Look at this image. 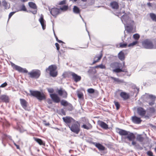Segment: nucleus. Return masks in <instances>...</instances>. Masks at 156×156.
Here are the masks:
<instances>
[{"label":"nucleus","instance_id":"50","mask_svg":"<svg viewBox=\"0 0 156 156\" xmlns=\"http://www.w3.org/2000/svg\"><path fill=\"white\" fill-rule=\"evenodd\" d=\"M43 124L46 126H48L50 125V123L49 122H47L45 120H43Z\"/></svg>","mask_w":156,"mask_h":156},{"label":"nucleus","instance_id":"7","mask_svg":"<svg viewBox=\"0 0 156 156\" xmlns=\"http://www.w3.org/2000/svg\"><path fill=\"white\" fill-rule=\"evenodd\" d=\"M29 77L37 79L38 78L41 74V72L40 70L36 69L33 70L31 72L28 73Z\"/></svg>","mask_w":156,"mask_h":156},{"label":"nucleus","instance_id":"48","mask_svg":"<svg viewBox=\"0 0 156 156\" xmlns=\"http://www.w3.org/2000/svg\"><path fill=\"white\" fill-rule=\"evenodd\" d=\"M68 9V6L67 5H64L60 9L62 10H66Z\"/></svg>","mask_w":156,"mask_h":156},{"label":"nucleus","instance_id":"3","mask_svg":"<svg viewBox=\"0 0 156 156\" xmlns=\"http://www.w3.org/2000/svg\"><path fill=\"white\" fill-rule=\"evenodd\" d=\"M121 63L115 62L112 63L110 65L111 68L115 69H113L112 72L115 73H119L125 71L122 69V67H121Z\"/></svg>","mask_w":156,"mask_h":156},{"label":"nucleus","instance_id":"14","mask_svg":"<svg viewBox=\"0 0 156 156\" xmlns=\"http://www.w3.org/2000/svg\"><path fill=\"white\" fill-rule=\"evenodd\" d=\"M110 6L113 9L117 10L119 8V3L118 2L112 1L110 4Z\"/></svg>","mask_w":156,"mask_h":156},{"label":"nucleus","instance_id":"8","mask_svg":"<svg viewBox=\"0 0 156 156\" xmlns=\"http://www.w3.org/2000/svg\"><path fill=\"white\" fill-rule=\"evenodd\" d=\"M11 65L13 69L17 71L20 73H28V71L25 68H23L19 66L16 65L13 63H12Z\"/></svg>","mask_w":156,"mask_h":156},{"label":"nucleus","instance_id":"18","mask_svg":"<svg viewBox=\"0 0 156 156\" xmlns=\"http://www.w3.org/2000/svg\"><path fill=\"white\" fill-rule=\"evenodd\" d=\"M120 95L124 100L128 99L130 97L129 94L125 92H121L120 94Z\"/></svg>","mask_w":156,"mask_h":156},{"label":"nucleus","instance_id":"44","mask_svg":"<svg viewBox=\"0 0 156 156\" xmlns=\"http://www.w3.org/2000/svg\"><path fill=\"white\" fill-rule=\"evenodd\" d=\"M148 98L151 100H155V97L152 95H149L148 97Z\"/></svg>","mask_w":156,"mask_h":156},{"label":"nucleus","instance_id":"12","mask_svg":"<svg viewBox=\"0 0 156 156\" xmlns=\"http://www.w3.org/2000/svg\"><path fill=\"white\" fill-rule=\"evenodd\" d=\"M137 114L141 117H143L145 116L146 112V110L143 108L141 107H139L137 109Z\"/></svg>","mask_w":156,"mask_h":156},{"label":"nucleus","instance_id":"40","mask_svg":"<svg viewBox=\"0 0 156 156\" xmlns=\"http://www.w3.org/2000/svg\"><path fill=\"white\" fill-rule=\"evenodd\" d=\"M114 103L115 104V105L116 107V109L118 110L119 109L120 107V105L118 101H114Z\"/></svg>","mask_w":156,"mask_h":156},{"label":"nucleus","instance_id":"29","mask_svg":"<svg viewBox=\"0 0 156 156\" xmlns=\"http://www.w3.org/2000/svg\"><path fill=\"white\" fill-rule=\"evenodd\" d=\"M73 11L74 13L77 14L80 13V10L79 8L76 6H74L73 9Z\"/></svg>","mask_w":156,"mask_h":156},{"label":"nucleus","instance_id":"30","mask_svg":"<svg viewBox=\"0 0 156 156\" xmlns=\"http://www.w3.org/2000/svg\"><path fill=\"white\" fill-rule=\"evenodd\" d=\"M109 78L114 80L115 82H116L118 83H122L123 82V80H120L118 78H115L112 76H110Z\"/></svg>","mask_w":156,"mask_h":156},{"label":"nucleus","instance_id":"54","mask_svg":"<svg viewBox=\"0 0 156 156\" xmlns=\"http://www.w3.org/2000/svg\"><path fill=\"white\" fill-rule=\"evenodd\" d=\"M55 44L57 50L58 51H59V49H60L59 44L57 43H55Z\"/></svg>","mask_w":156,"mask_h":156},{"label":"nucleus","instance_id":"56","mask_svg":"<svg viewBox=\"0 0 156 156\" xmlns=\"http://www.w3.org/2000/svg\"><path fill=\"white\" fill-rule=\"evenodd\" d=\"M47 102L49 104H51L52 103V102L51 100L50 99H48L47 100Z\"/></svg>","mask_w":156,"mask_h":156},{"label":"nucleus","instance_id":"57","mask_svg":"<svg viewBox=\"0 0 156 156\" xmlns=\"http://www.w3.org/2000/svg\"><path fill=\"white\" fill-rule=\"evenodd\" d=\"M14 13H15V12H12L9 13V19L11 17V16L14 14Z\"/></svg>","mask_w":156,"mask_h":156},{"label":"nucleus","instance_id":"63","mask_svg":"<svg viewBox=\"0 0 156 156\" xmlns=\"http://www.w3.org/2000/svg\"><path fill=\"white\" fill-rule=\"evenodd\" d=\"M20 1L22 2H27L28 0H20Z\"/></svg>","mask_w":156,"mask_h":156},{"label":"nucleus","instance_id":"37","mask_svg":"<svg viewBox=\"0 0 156 156\" xmlns=\"http://www.w3.org/2000/svg\"><path fill=\"white\" fill-rule=\"evenodd\" d=\"M94 68H99L101 69H105L106 67L105 65H103L102 64H101L100 65L96 66H95Z\"/></svg>","mask_w":156,"mask_h":156},{"label":"nucleus","instance_id":"2","mask_svg":"<svg viewBox=\"0 0 156 156\" xmlns=\"http://www.w3.org/2000/svg\"><path fill=\"white\" fill-rule=\"evenodd\" d=\"M119 134L121 136H127L125 137L124 139H127L129 141H132V144L134 146L136 147L139 146V144H136V142L134 141L136 137L134 133H130L129 131H128L126 130L122 129H119V131L118 132Z\"/></svg>","mask_w":156,"mask_h":156},{"label":"nucleus","instance_id":"25","mask_svg":"<svg viewBox=\"0 0 156 156\" xmlns=\"http://www.w3.org/2000/svg\"><path fill=\"white\" fill-rule=\"evenodd\" d=\"M50 13L52 16H55L59 13V11L57 9L54 8L51 9Z\"/></svg>","mask_w":156,"mask_h":156},{"label":"nucleus","instance_id":"49","mask_svg":"<svg viewBox=\"0 0 156 156\" xmlns=\"http://www.w3.org/2000/svg\"><path fill=\"white\" fill-rule=\"evenodd\" d=\"M147 154L148 156H153V153L150 151H149L147 152Z\"/></svg>","mask_w":156,"mask_h":156},{"label":"nucleus","instance_id":"34","mask_svg":"<svg viewBox=\"0 0 156 156\" xmlns=\"http://www.w3.org/2000/svg\"><path fill=\"white\" fill-rule=\"evenodd\" d=\"M10 137H11L10 136H8L6 134H3L2 136V143H3V142L4 140H6L7 138H10Z\"/></svg>","mask_w":156,"mask_h":156},{"label":"nucleus","instance_id":"31","mask_svg":"<svg viewBox=\"0 0 156 156\" xmlns=\"http://www.w3.org/2000/svg\"><path fill=\"white\" fill-rule=\"evenodd\" d=\"M29 5L31 8L34 9H37V6L34 3L30 2H29Z\"/></svg>","mask_w":156,"mask_h":156},{"label":"nucleus","instance_id":"61","mask_svg":"<svg viewBox=\"0 0 156 156\" xmlns=\"http://www.w3.org/2000/svg\"><path fill=\"white\" fill-rule=\"evenodd\" d=\"M147 5L149 7H151V4L150 2L148 3H147Z\"/></svg>","mask_w":156,"mask_h":156},{"label":"nucleus","instance_id":"6","mask_svg":"<svg viewBox=\"0 0 156 156\" xmlns=\"http://www.w3.org/2000/svg\"><path fill=\"white\" fill-rule=\"evenodd\" d=\"M142 44L143 47L146 49H153V42L151 40L147 39L144 40L142 42Z\"/></svg>","mask_w":156,"mask_h":156},{"label":"nucleus","instance_id":"51","mask_svg":"<svg viewBox=\"0 0 156 156\" xmlns=\"http://www.w3.org/2000/svg\"><path fill=\"white\" fill-rule=\"evenodd\" d=\"M66 3V0H64L62 1H61L59 3V5H63L64 4H65Z\"/></svg>","mask_w":156,"mask_h":156},{"label":"nucleus","instance_id":"13","mask_svg":"<svg viewBox=\"0 0 156 156\" xmlns=\"http://www.w3.org/2000/svg\"><path fill=\"white\" fill-rule=\"evenodd\" d=\"M50 97L53 101L56 103H58L60 101V98L58 95L56 94H50Z\"/></svg>","mask_w":156,"mask_h":156},{"label":"nucleus","instance_id":"24","mask_svg":"<svg viewBox=\"0 0 156 156\" xmlns=\"http://www.w3.org/2000/svg\"><path fill=\"white\" fill-rule=\"evenodd\" d=\"M145 138L142 134H137L136 137V140L137 141L142 143L144 140Z\"/></svg>","mask_w":156,"mask_h":156},{"label":"nucleus","instance_id":"38","mask_svg":"<svg viewBox=\"0 0 156 156\" xmlns=\"http://www.w3.org/2000/svg\"><path fill=\"white\" fill-rule=\"evenodd\" d=\"M138 43L137 41H135L128 45V47H133Z\"/></svg>","mask_w":156,"mask_h":156},{"label":"nucleus","instance_id":"62","mask_svg":"<svg viewBox=\"0 0 156 156\" xmlns=\"http://www.w3.org/2000/svg\"><path fill=\"white\" fill-rule=\"evenodd\" d=\"M57 41L59 43H64L63 41L59 40H58Z\"/></svg>","mask_w":156,"mask_h":156},{"label":"nucleus","instance_id":"20","mask_svg":"<svg viewBox=\"0 0 156 156\" xmlns=\"http://www.w3.org/2000/svg\"><path fill=\"white\" fill-rule=\"evenodd\" d=\"M43 30H44L46 28L45 21L44 19L43 16H41L39 20Z\"/></svg>","mask_w":156,"mask_h":156},{"label":"nucleus","instance_id":"23","mask_svg":"<svg viewBox=\"0 0 156 156\" xmlns=\"http://www.w3.org/2000/svg\"><path fill=\"white\" fill-rule=\"evenodd\" d=\"M87 125L83 124L82 126V127L87 130L91 129L92 128V126L88 121L86 122Z\"/></svg>","mask_w":156,"mask_h":156},{"label":"nucleus","instance_id":"27","mask_svg":"<svg viewBox=\"0 0 156 156\" xmlns=\"http://www.w3.org/2000/svg\"><path fill=\"white\" fill-rule=\"evenodd\" d=\"M129 16L126 13H125L121 18L122 20V21H124L126 23L127 22V21L129 20Z\"/></svg>","mask_w":156,"mask_h":156},{"label":"nucleus","instance_id":"36","mask_svg":"<svg viewBox=\"0 0 156 156\" xmlns=\"http://www.w3.org/2000/svg\"><path fill=\"white\" fill-rule=\"evenodd\" d=\"M67 109L68 111H72L73 109V107L72 105L70 104V103H69L68 105H67Z\"/></svg>","mask_w":156,"mask_h":156},{"label":"nucleus","instance_id":"28","mask_svg":"<svg viewBox=\"0 0 156 156\" xmlns=\"http://www.w3.org/2000/svg\"><path fill=\"white\" fill-rule=\"evenodd\" d=\"M118 57L119 59L121 61L124 60L125 58L124 53L121 51L118 54Z\"/></svg>","mask_w":156,"mask_h":156},{"label":"nucleus","instance_id":"41","mask_svg":"<svg viewBox=\"0 0 156 156\" xmlns=\"http://www.w3.org/2000/svg\"><path fill=\"white\" fill-rule=\"evenodd\" d=\"M77 96L79 99H83V95L82 93L78 92L77 94Z\"/></svg>","mask_w":156,"mask_h":156},{"label":"nucleus","instance_id":"11","mask_svg":"<svg viewBox=\"0 0 156 156\" xmlns=\"http://www.w3.org/2000/svg\"><path fill=\"white\" fill-rule=\"evenodd\" d=\"M103 56L102 52L101 51L98 55H97L94 58L93 62L92 65H94L96 63L100 61Z\"/></svg>","mask_w":156,"mask_h":156},{"label":"nucleus","instance_id":"16","mask_svg":"<svg viewBox=\"0 0 156 156\" xmlns=\"http://www.w3.org/2000/svg\"><path fill=\"white\" fill-rule=\"evenodd\" d=\"M71 75L72 76L75 82H77L81 80V77L80 76L78 75L75 73L71 72Z\"/></svg>","mask_w":156,"mask_h":156},{"label":"nucleus","instance_id":"52","mask_svg":"<svg viewBox=\"0 0 156 156\" xmlns=\"http://www.w3.org/2000/svg\"><path fill=\"white\" fill-rule=\"evenodd\" d=\"M7 85V84L6 82L2 84L0 86V87H4L6 86Z\"/></svg>","mask_w":156,"mask_h":156},{"label":"nucleus","instance_id":"32","mask_svg":"<svg viewBox=\"0 0 156 156\" xmlns=\"http://www.w3.org/2000/svg\"><path fill=\"white\" fill-rule=\"evenodd\" d=\"M150 16L153 21L156 22V14L153 13H151Z\"/></svg>","mask_w":156,"mask_h":156},{"label":"nucleus","instance_id":"1","mask_svg":"<svg viewBox=\"0 0 156 156\" xmlns=\"http://www.w3.org/2000/svg\"><path fill=\"white\" fill-rule=\"evenodd\" d=\"M62 119L71 131L76 134L79 133L80 131V125L78 122L70 116L63 117Z\"/></svg>","mask_w":156,"mask_h":156},{"label":"nucleus","instance_id":"59","mask_svg":"<svg viewBox=\"0 0 156 156\" xmlns=\"http://www.w3.org/2000/svg\"><path fill=\"white\" fill-rule=\"evenodd\" d=\"M62 113L64 115H66V114L65 112L63 110H62L61 111Z\"/></svg>","mask_w":156,"mask_h":156},{"label":"nucleus","instance_id":"10","mask_svg":"<svg viewBox=\"0 0 156 156\" xmlns=\"http://www.w3.org/2000/svg\"><path fill=\"white\" fill-rule=\"evenodd\" d=\"M147 115H146L145 118L149 117L156 113V110L154 107H149L147 109Z\"/></svg>","mask_w":156,"mask_h":156},{"label":"nucleus","instance_id":"58","mask_svg":"<svg viewBox=\"0 0 156 156\" xmlns=\"http://www.w3.org/2000/svg\"><path fill=\"white\" fill-rule=\"evenodd\" d=\"M14 144L15 146H16V148L18 149H20V146L17 144H16V143H14Z\"/></svg>","mask_w":156,"mask_h":156},{"label":"nucleus","instance_id":"47","mask_svg":"<svg viewBox=\"0 0 156 156\" xmlns=\"http://www.w3.org/2000/svg\"><path fill=\"white\" fill-rule=\"evenodd\" d=\"M21 11H26L27 10L26 8L24 5H23L20 8Z\"/></svg>","mask_w":156,"mask_h":156},{"label":"nucleus","instance_id":"46","mask_svg":"<svg viewBox=\"0 0 156 156\" xmlns=\"http://www.w3.org/2000/svg\"><path fill=\"white\" fill-rule=\"evenodd\" d=\"M87 92L90 94H93L94 92V90L92 88H89L88 89Z\"/></svg>","mask_w":156,"mask_h":156},{"label":"nucleus","instance_id":"22","mask_svg":"<svg viewBox=\"0 0 156 156\" xmlns=\"http://www.w3.org/2000/svg\"><path fill=\"white\" fill-rule=\"evenodd\" d=\"M98 124L103 129H107L108 128V126L105 122L99 121H98Z\"/></svg>","mask_w":156,"mask_h":156},{"label":"nucleus","instance_id":"55","mask_svg":"<svg viewBox=\"0 0 156 156\" xmlns=\"http://www.w3.org/2000/svg\"><path fill=\"white\" fill-rule=\"evenodd\" d=\"M48 92L50 93H53L54 90V89L52 88H49L48 89Z\"/></svg>","mask_w":156,"mask_h":156},{"label":"nucleus","instance_id":"26","mask_svg":"<svg viewBox=\"0 0 156 156\" xmlns=\"http://www.w3.org/2000/svg\"><path fill=\"white\" fill-rule=\"evenodd\" d=\"M34 139L35 141L37 142L40 145L45 146V143L41 139L37 138H34Z\"/></svg>","mask_w":156,"mask_h":156},{"label":"nucleus","instance_id":"64","mask_svg":"<svg viewBox=\"0 0 156 156\" xmlns=\"http://www.w3.org/2000/svg\"><path fill=\"white\" fill-rule=\"evenodd\" d=\"M55 38L56 39V41H58V39L57 37L56 36H55Z\"/></svg>","mask_w":156,"mask_h":156},{"label":"nucleus","instance_id":"35","mask_svg":"<svg viewBox=\"0 0 156 156\" xmlns=\"http://www.w3.org/2000/svg\"><path fill=\"white\" fill-rule=\"evenodd\" d=\"M133 37L135 41H137L140 38V35L138 34H134L133 36Z\"/></svg>","mask_w":156,"mask_h":156},{"label":"nucleus","instance_id":"21","mask_svg":"<svg viewBox=\"0 0 156 156\" xmlns=\"http://www.w3.org/2000/svg\"><path fill=\"white\" fill-rule=\"evenodd\" d=\"M20 101L22 106L24 109H26L27 106V102L23 99H20Z\"/></svg>","mask_w":156,"mask_h":156},{"label":"nucleus","instance_id":"17","mask_svg":"<svg viewBox=\"0 0 156 156\" xmlns=\"http://www.w3.org/2000/svg\"><path fill=\"white\" fill-rule=\"evenodd\" d=\"M0 100L2 102L7 103L9 102V98L8 96L4 94L0 96Z\"/></svg>","mask_w":156,"mask_h":156},{"label":"nucleus","instance_id":"15","mask_svg":"<svg viewBox=\"0 0 156 156\" xmlns=\"http://www.w3.org/2000/svg\"><path fill=\"white\" fill-rule=\"evenodd\" d=\"M131 120L133 123L136 124H140L142 121V120L140 118L137 117L136 116L132 117Z\"/></svg>","mask_w":156,"mask_h":156},{"label":"nucleus","instance_id":"4","mask_svg":"<svg viewBox=\"0 0 156 156\" xmlns=\"http://www.w3.org/2000/svg\"><path fill=\"white\" fill-rule=\"evenodd\" d=\"M30 95L37 98L39 101L46 99V96L43 93H41L38 91L30 90Z\"/></svg>","mask_w":156,"mask_h":156},{"label":"nucleus","instance_id":"42","mask_svg":"<svg viewBox=\"0 0 156 156\" xmlns=\"http://www.w3.org/2000/svg\"><path fill=\"white\" fill-rule=\"evenodd\" d=\"M119 47L121 48H126L127 46V44L121 43L119 44Z\"/></svg>","mask_w":156,"mask_h":156},{"label":"nucleus","instance_id":"19","mask_svg":"<svg viewBox=\"0 0 156 156\" xmlns=\"http://www.w3.org/2000/svg\"><path fill=\"white\" fill-rule=\"evenodd\" d=\"M93 144L100 151H104L105 149V147L100 143L94 142Z\"/></svg>","mask_w":156,"mask_h":156},{"label":"nucleus","instance_id":"39","mask_svg":"<svg viewBox=\"0 0 156 156\" xmlns=\"http://www.w3.org/2000/svg\"><path fill=\"white\" fill-rule=\"evenodd\" d=\"M133 28L132 27L127 26L126 27V31L128 33H133Z\"/></svg>","mask_w":156,"mask_h":156},{"label":"nucleus","instance_id":"33","mask_svg":"<svg viewBox=\"0 0 156 156\" xmlns=\"http://www.w3.org/2000/svg\"><path fill=\"white\" fill-rule=\"evenodd\" d=\"M60 103L61 105L64 106H67L69 103L67 101L63 100L61 101Z\"/></svg>","mask_w":156,"mask_h":156},{"label":"nucleus","instance_id":"53","mask_svg":"<svg viewBox=\"0 0 156 156\" xmlns=\"http://www.w3.org/2000/svg\"><path fill=\"white\" fill-rule=\"evenodd\" d=\"M155 100H151V101L149 103V105L150 106L153 105L154 104V101Z\"/></svg>","mask_w":156,"mask_h":156},{"label":"nucleus","instance_id":"43","mask_svg":"<svg viewBox=\"0 0 156 156\" xmlns=\"http://www.w3.org/2000/svg\"><path fill=\"white\" fill-rule=\"evenodd\" d=\"M122 13H125V11H123L122 12H117L115 13V15L119 16H121Z\"/></svg>","mask_w":156,"mask_h":156},{"label":"nucleus","instance_id":"9","mask_svg":"<svg viewBox=\"0 0 156 156\" xmlns=\"http://www.w3.org/2000/svg\"><path fill=\"white\" fill-rule=\"evenodd\" d=\"M56 92L59 96H62L63 98H66L67 97V92L62 88H60L59 89H57Z\"/></svg>","mask_w":156,"mask_h":156},{"label":"nucleus","instance_id":"5","mask_svg":"<svg viewBox=\"0 0 156 156\" xmlns=\"http://www.w3.org/2000/svg\"><path fill=\"white\" fill-rule=\"evenodd\" d=\"M56 69L57 67L55 66L51 65L46 69V71L47 72L48 71L49 72L50 75L51 76L55 77L58 74L57 72L56 71Z\"/></svg>","mask_w":156,"mask_h":156},{"label":"nucleus","instance_id":"45","mask_svg":"<svg viewBox=\"0 0 156 156\" xmlns=\"http://www.w3.org/2000/svg\"><path fill=\"white\" fill-rule=\"evenodd\" d=\"M153 45V49H156V39L152 41Z\"/></svg>","mask_w":156,"mask_h":156},{"label":"nucleus","instance_id":"60","mask_svg":"<svg viewBox=\"0 0 156 156\" xmlns=\"http://www.w3.org/2000/svg\"><path fill=\"white\" fill-rule=\"evenodd\" d=\"M36 10L32 12V13L34 14H36L37 13V9H36Z\"/></svg>","mask_w":156,"mask_h":156}]
</instances>
